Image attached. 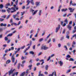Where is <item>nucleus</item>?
<instances>
[{
	"label": "nucleus",
	"instance_id": "obj_1",
	"mask_svg": "<svg viewBox=\"0 0 76 76\" xmlns=\"http://www.w3.org/2000/svg\"><path fill=\"white\" fill-rule=\"evenodd\" d=\"M47 49H48V47H46L45 45L42 46L41 48V50H47Z\"/></svg>",
	"mask_w": 76,
	"mask_h": 76
},
{
	"label": "nucleus",
	"instance_id": "obj_2",
	"mask_svg": "<svg viewBox=\"0 0 76 76\" xmlns=\"http://www.w3.org/2000/svg\"><path fill=\"white\" fill-rule=\"evenodd\" d=\"M69 10H70V13H73V12L74 11V10H75V9H73L72 8H69Z\"/></svg>",
	"mask_w": 76,
	"mask_h": 76
},
{
	"label": "nucleus",
	"instance_id": "obj_3",
	"mask_svg": "<svg viewBox=\"0 0 76 76\" xmlns=\"http://www.w3.org/2000/svg\"><path fill=\"white\" fill-rule=\"evenodd\" d=\"M14 57L15 56H14V55H13L12 56L11 60L12 63H14L15 60V58Z\"/></svg>",
	"mask_w": 76,
	"mask_h": 76
},
{
	"label": "nucleus",
	"instance_id": "obj_4",
	"mask_svg": "<svg viewBox=\"0 0 76 76\" xmlns=\"http://www.w3.org/2000/svg\"><path fill=\"white\" fill-rule=\"evenodd\" d=\"M14 70H15V69H13V70L11 69L10 71H8L9 73V76H10L11 74H13V73Z\"/></svg>",
	"mask_w": 76,
	"mask_h": 76
},
{
	"label": "nucleus",
	"instance_id": "obj_5",
	"mask_svg": "<svg viewBox=\"0 0 76 76\" xmlns=\"http://www.w3.org/2000/svg\"><path fill=\"white\" fill-rule=\"evenodd\" d=\"M58 27H56V32L57 33V32H58V30L60 29V25H59L58 26Z\"/></svg>",
	"mask_w": 76,
	"mask_h": 76
},
{
	"label": "nucleus",
	"instance_id": "obj_6",
	"mask_svg": "<svg viewBox=\"0 0 76 76\" xmlns=\"http://www.w3.org/2000/svg\"><path fill=\"white\" fill-rule=\"evenodd\" d=\"M73 1H70V5H72L73 6H76V4L75 3H72V2Z\"/></svg>",
	"mask_w": 76,
	"mask_h": 76
},
{
	"label": "nucleus",
	"instance_id": "obj_7",
	"mask_svg": "<svg viewBox=\"0 0 76 76\" xmlns=\"http://www.w3.org/2000/svg\"><path fill=\"white\" fill-rule=\"evenodd\" d=\"M11 10H13V11H12L11 12V13H13L14 12H16V10H15V8L12 7H11Z\"/></svg>",
	"mask_w": 76,
	"mask_h": 76
},
{
	"label": "nucleus",
	"instance_id": "obj_8",
	"mask_svg": "<svg viewBox=\"0 0 76 76\" xmlns=\"http://www.w3.org/2000/svg\"><path fill=\"white\" fill-rule=\"evenodd\" d=\"M67 28L69 29V30H71L72 29V26L68 24L67 26Z\"/></svg>",
	"mask_w": 76,
	"mask_h": 76
},
{
	"label": "nucleus",
	"instance_id": "obj_9",
	"mask_svg": "<svg viewBox=\"0 0 76 76\" xmlns=\"http://www.w3.org/2000/svg\"><path fill=\"white\" fill-rule=\"evenodd\" d=\"M54 56V54H52L51 55V56H49L48 58V59L47 60V61H49L51 59V57H53Z\"/></svg>",
	"mask_w": 76,
	"mask_h": 76
},
{
	"label": "nucleus",
	"instance_id": "obj_10",
	"mask_svg": "<svg viewBox=\"0 0 76 76\" xmlns=\"http://www.w3.org/2000/svg\"><path fill=\"white\" fill-rule=\"evenodd\" d=\"M73 45H72V48H74V47H75V45H76V42L74 41V42L72 43Z\"/></svg>",
	"mask_w": 76,
	"mask_h": 76
},
{
	"label": "nucleus",
	"instance_id": "obj_11",
	"mask_svg": "<svg viewBox=\"0 0 76 76\" xmlns=\"http://www.w3.org/2000/svg\"><path fill=\"white\" fill-rule=\"evenodd\" d=\"M1 26H4L6 27V26H7V24L5 23L4 24L3 23H1L0 25Z\"/></svg>",
	"mask_w": 76,
	"mask_h": 76
},
{
	"label": "nucleus",
	"instance_id": "obj_12",
	"mask_svg": "<svg viewBox=\"0 0 76 76\" xmlns=\"http://www.w3.org/2000/svg\"><path fill=\"white\" fill-rule=\"evenodd\" d=\"M39 3H40V2H37L36 3V5L37 7L39 6Z\"/></svg>",
	"mask_w": 76,
	"mask_h": 76
},
{
	"label": "nucleus",
	"instance_id": "obj_13",
	"mask_svg": "<svg viewBox=\"0 0 76 76\" xmlns=\"http://www.w3.org/2000/svg\"><path fill=\"white\" fill-rule=\"evenodd\" d=\"M44 59H42L39 60L40 62H42L41 64V65H42V64L44 63Z\"/></svg>",
	"mask_w": 76,
	"mask_h": 76
},
{
	"label": "nucleus",
	"instance_id": "obj_14",
	"mask_svg": "<svg viewBox=\"0 0 76 76\" xmlns=\"http://www.w3.org/2000/svg\"><path fill=\"white\" fill-rule=\"evenodd\" d=\"M66 60H69V58H70L71 57L69 55H68L67 56H66Z\"/></svg>",
	"mask_w": 76,
	"mask_h": 76
},
{
	"label": "nucleus",
	"instance_id": "obj_15",
	"mask_svg": "<svg viewBox=\"0 0 76 76\" xmlns=\"http://www.w3.org/2000/svg\"><path fill=\"white\" fill-rule=\"evenodd\" d=\"M76 72H73L72 73H71L70 74V76H74V75H76Z\"/></svg>",
	"mask_w": 76,
	"mask_h": 76
},
{
	"label": "nucleus",
	"instance_id": "obj_16",
	"mask_svg": "<svg viewBox=\"0 0 76 76\" xmlns=\"http://www.w3.org/2000/svg\"><path fill=\"white\" fill-rule=\"evenodd\" d=\"M59 64H60V66H63V62H62V61H59Z\"/></svg>",
	"mask_w": 76,
	"mask_h": 76
},
{
	"label": "nucleus",
	"instance_id": "obj_17",
	"mask_svg": "<svg viewBox=\"0 0 76 76\" xmlns=\"http://www.w3.org/2000/svg\"><path fill=\"white\" fill-rule=\"evenodd\" d=\"M45 69L46 70H48V65H46L45 66Z\"/></svg>",
	"mask_w": 76,
	"mask_h": 76
},
{
	"label": "nucleus",
	"instance_id": "obj_18",
	"mask_svg": "<svg viewBox=\"0 0 76 76\" xmlns=\"http://www.w3.org/2000/svg\"><path fill=\"white\" fill-rule=\"evenodd\" d=\"M67 10V8H66L65 9H61L62 12H66V11Z\"/></svg>",
	"mask_w": 76,
	"mask_h": 76
},
{
	"label": "nucleus",
	"instance_id": "obj_19",
	"mask_svg": "<svg viewBox=\"0 0 76 76\" xmlns=\"http://www.w3.org/2000/svg\"><path fill=\"white\" fill-rule=\"evenodd\" d=\"M11 62V61L10 60H8L6 62V64H9V63H10Z\"/></svg>",
	"mask_w": 76,
	"mask_h": 76
},
{
	"label": "nucleus",
	"instance_id": "obj_20",
	"mask_svg": "<svg viewBox=\"0 0 76 76\" xmlns=\"http://www.w3.org/2000/svg\"><path fill=\"white\" fill-rule=\"evenodd\" d=\"M69 61H75V60H74V59L73 58H71L69 60Z\"/></svg>",
	"mask_w": 76,
	"mask_h": 76
},
{
	"label": "nucleus",
	"instance_id": "obj_21",
	"mask_svg": "<svg viewBox=\"0 0 76 76\" xmlns=\"http://www.w3.org/2000/svg\"><path fill=\"white\" fill-rule=\"evenodd\" d=\"M38 10H36L34 12H33V13L32 14V15H35L37 13V12H38Z\"/></svg>",
	"mask_w": 76,
	"mask_h": 76
},
{
	"label": "nucleus",
	"instance_id": "obj_22",
	"mask_svg": "<svg viewBox=\"0 0 76 76\" xmlns=\"http://www.w3.org/2000/svg\"><path fill=\"white\" fill-rule=\"evenodd\" d=\"M11 10L12 8H8V9H7V10L8 12V13H9L10 12V10Z\"/></svg>",
	"mask_w": 76,
	"mask_h": 76
},
{
	"label": "nucleus",
	"instance_id": "obj_23",
	"mask_svg": "<svg viewBox=\"0 0 76 76\" xmlns=\"http://www.w3.org/2000/svg\"><path fill=\"white\" fill-rule=\"evenodd\" d=\"M25 74V72H24L21 73V74L20 75V76H24Z\"/></svg>",
	"mask_w": 76,
	"mask_h": 76
},
{
	"label": "nucleus",
	"instance_id": "obj_24",
	"mask_svg": "<svg viewBox=\"0 0 76 76\" xmlns=\"http://www.w3.org/2000/svg\"><path fill=\"white\" fill-rule=\"evenodd\" d=\"M32 65L31 64L29 66V70H31L32 69Z\"/></svg>",
	"mask_w": 76,
	"mask_h": 76
},
{
	"label": "nucleus",
	"instance_id": "obj_25",
	"mask_svg": "<svg viewBox=\"0 0 76 76\" xmlns=\"http://www.w3.org/2000/svg\"><path fill=\"white\" fill-rule=\"evenodd\" d=\"M71 72V69H68L67 71L66 72V73H69V72Z\"/></svg>",
	"mask_w": 76,
	"mask_h": 76
},
{
	"label": "nucleus",
	"instance_id": "obj_26",
	"mask_svg": "<svg viewBox=\"0 0 76 76\" xmlns=\"http://www.w3.org/2000/svg\"><path fill=\"white\" fill-rule=\"evenodd\" d=\"M20 64L19 63L18 64V65L17 66V68L18 69H19V68H20Z\"/></svg>",
	"mask_w": 76,
	"mask_h": 76
},
{
	"label": "nucleus",
	"instance_id": "obj_27",
	"mask_svg": "<svg viewBox=\"0 0 76 76\" xmlns=\"http://www.w3.org/2000/svg\"><path fill=\"white\" fill-rule=\"evenodd\" d=\"M12 35H13V33L9 34L7 35V37H11V36H12Z\"/></svg>",
	"mask_w": 76,
	"mask_h": 76
},
{
	"label": "nucleus",
	"instance_id": "obj_28",
	"mask_svg": "<svg viewBox=\"0 0 76 76\" xmlns=\"http://www.w3.org/2000/svg\"><path fill=\"white\" fill-rule=\"evenodd\" d=\"M64 22L66 23V24H68V20H67V19H65V20H64Z\"/></svg>",
	"mask_w": 76,
	"mask_h": 76
},
{
	"label": "nucleus",
	"instance_id": "obj_29",
	"mask_svg": "<svg viewBox=\"0 0 76 76\" xmlns=\"http://www.w3.org/2000/svg\"><path fill=\"white\" fill-rule=\"evenodd\" d=\"M28 71H29V70L27 69L26 71V73H25V74L26 75V76H27V74H28Z\"/></svg>",
	"mask_w": 76,
	"mask_h": 76
},
{
	"label": "nucleus",
	"instance_id": "obj_30",
	"mask_svg": "<svg viewBox=\"0 0 76 76\" xmlns=\"http://www.w3.org/2000/svg\"><path fill=\"white\" fill-rule=\"evenodd\" d=\"M29 53L31 54H32V55L34 54V52H33V51H30L29 52Z\"/></svg>",
	"mask_w": 76,
	"mask_h": 76
},
{
	"label": "nucleus",
	"instance_id": "obj_31",
	"mask_svg": "<svg viewBox=\"0 0 76 76\" xmlns=\"http://www.w3.org/2000/svg\"><path fill=\"white\" fill-rule=\"evenodd\" d=\"M34 11H35V10H32V9H30V12H32V13H33V12H34Z\"/></svg>",
	"mask_w": 76,
	"mask_h": 76
},
{
	"label": "nucleus",
	"instance_id": "obj_32",
	"mask_svg": "<svg viewBox=\"0 0 76 76\" xmlns=\"http://www.w3.org/2000/svg\"><path fill=\"white\" fill-rule=\"evenodd\" d=\"M3 31V28H0V33H1Z\"/></svg>",
	"mask_w": 76,
	"mask_h": 76
},
{
	"label": "nucleus",
	"instance_id": "obj_33",
	"mask_svg": "<svg viewBox=\"0 0 76 76\" xmlns=\"http://www.w3.org/2000/svg\"><path fill=\"white\" fill-rule=\"evenodd\" d=\"M54 76V72H52L51 74H49L48 76Z\"/></svg>",
	"mask_w": 76,
	"mask_h": 76
},
{
	"label": "nucleus",
	"instance_id": "obj_34",
	"mask_svg": "<svg viewBox=\"0 0 76 76\" xmlns=\"http://www.w3.org/2000/svg\"><path fill=\"white\" fill-rule=\"evenodd\" d=\"M28 49H29V48H27L26 50H25L23 52V53H25L26 52V51H27V50H28Z\"/></svg>",
	"mask_w": 76,
	"mask_h": 76
},
{
	"label": "nucleus",
	"instance_id": "obj_35",
	"mask_svg": "<svg viewBox=\"0 0 76 76\" xmlns=\"http://www.w3.org/2000/svg\"><path fill=\"white\" fill-rule=\"evenodd\" d=\"M3 5L2 4H1L0 5V9H3Z\"/></svg>",
	"mask_w": 76,
	"mask_h": 76
},
{
	"label": "nucleus",
	"instance_id": "obj_36",
	"mask_svg": "<svg viewBox=\"0 0 76 76\" xmlns=\"http://www.w3.org/2000/svg\"><path fill=\"white\" fill-rule=\"evenodd\" d=\"M31 3L32 5H34V1L31 0Z\"/></svg>",
	"mask_w": 76,
	"mask_h": 76
},
{
	"label": "nucleus",
	"instance_id": "obj_37",
	"mask_svg": "<svg viewBox=\"0 0 76 76\" xmlns=\"http://www.w3.org/2000/svg\"><path fill=\"white\" fill-rule=\"evenodd\" d=\"M17 16V14H15V15H13V17L14 18V19H16V17Z\"/></svg>",
	"mask_w": 76,
	"mask_h": 76
},
{
	"label": "nucleus",
	"instance_id": "obj_38",
	"mask_svg": "<svg viewBox=\"0 0 76 76\" xmlns=\"http://www.w3.org/2000/svg\"><path fill=\"white\" fill-rule=\"evenodd\" d=\"M65 32H66V29H64L62 31V34H65Z\"/></svg>",
	"mask_w": 76,
	"mask_h": 76
},
{
	"label": "nucleus",
	"instance_id": "obj_39",
	"mask_svg": "<svg viewBox=\"0 0 76 76\" xmlns=\"http://www.w3.org/2000/svg\"><path fill=\"white\" fill-rule=\"evenodd\" d=\"M44 40V39L43 38H42L41 39H39V42H41V41H43Z\"/></svg>",
	"mask_w": 76,
	"mask_h": 76
},
{
	"label": "nucleus",
	"instance_id": "obj_40",
	"mask_svg": "<svg viewBox=\"0 0 76 76\" xmlns=\"http://www.w3.org/2000/svg\"><path fill=\"white\" fill-rule=\"evenodd\" d=\"M5 41H7V40H9V39H8V38H7V37H5Z\"/></svg>",
	"mask_w": 76,
	"mask_h": 76
},
{
	"label": "nucleus",
	"instance_id": "obj_41",
	"mask_svg": "<svg viewBox=\"0 0 76 76\" xmlns=\"http://www.w3.org/2000/svg\"><path fill=\"white\" fill-rule=\"evenodd\" d=\"M66 38H67L68 39H69V38H70V37L69 36V35L68 34H67V35L66 36Z\"/></svg>",
	"mask_w": 76,
	"mask_h": 76
},
{
	"label": "nucleus",
	"instance_id": "obj_42",
	"mask_svg": "<svg viewBox=\"0 0 76 76\" xmlns=\"http://www.w3.org/2000/svg\"><path fill=\"white\" fill-rule=\"evenodd\" d=\"M41 10H40L39 12V16H41Z\"/></svg>",
	"mask_w": 76,
	"mask_h": 76
},
{
	"label": "nucleus",
	"instance_id": "obj_43",
	"mask_svg": "<svg viewBox=\"0 0 76 76\" xmlns=\"http://www.w3.org/2000/svg\"><path fill=\"white\" fill-rule=\"evenodd\" d=\"M39 76H44V75L42 73L40 75H38Z\"/></svg>",
	"mask_w": 76,
	"mask_h": 76
},
{
	"label": "nucleus",
	"instance_id": "obj_44",
	"mask_svg": "<svg viewBox=\"0 0 76 76\" xmlns=\"http://www.w3.org/2000/svg\"><path fill=\"white\" fill-rule=\"evenodd\" d=\"M1 12L4 13V12H6V10H1Z\"/></svg>",
	"mask_w": 76,
	"mask_h": 76
},
{
	"label": "nucleus",
	"instance_id": "obj_45",
	"mask_svg": "<svg viewBox=\"0 0 76 76\" xmlns=\"http://www.w3.org/2000/svg\"><path fill=\"white\" fill-rule=\"evenodd\" d=\"M18 63V60H16V61L15 62L14 66H15L16 64Z\"/></svg>",
	"mask_w": 76,
	"mask_h": 76
},
{
	"label": "nucleus",
	"instance_id": "obj_46",
	"mask_svg": "<svg viewBox=\"0 0 76 76\" xmlns=\"http://www.w3.org/2000/svg\"><path fill=\"white\" fill-rule=\"evenodd\" d=\"M6 6H10V3H8L5 5Z\"/></svg>",
	"mask_w": 76,
	"mask_h": 76
},
{
	"label": "nucleus",
	"instance_id": "obj_47",
	"mask_svg": "<svg viewBox=\"0 0 76 76\" xmlns=\"http://www.w3.org/2000/svg\"><path fill=\"white\" fill-rule=\"evenodd\" d=\"M64 22V21H61V25H63V23Z\"/></svg>",
	"mask_w": 76,
	"mask_h": 76
},
{
	"label": "nucleus",
	"instance_id": "obj_48",
	"mask_svg": "<svg viewBox=\"0 0 76 76\" xmlns=\"http://www.w3.org/2000/svg\"><path fill=\"white\" fill-rule=\"evenodd\" d=\"M4 19H2L1 18H0V21L1 22H2V21H3L4 20Z\"/></svg>",
	"mask_w": 76,
	"mask_h": 76
},
{
	"label": "nucleus",
	"instance_id": "obj_49",
	"mask_svg": "<svg viewBox=\"0 0 76 76\" xmlns=\"http://www.w3.org/2000/svg\"><path fill=\"white\" fill-rule=\"evenodd\" d=\"M29 62V63H30V64H32V59H31Z\"/></svg>",
	"mask_w": 76,
	"mask_h": 76
},
{
	"label": "nucleus",
	"instance_id": "obj_50",
	"mask_svg": "<svg viewBox=\"0 0 76 76\" xmlns=\"http://www.w3.org/2000/svg\"><path fill=\"white\" fill-rule=\"evenodd\" d=\"M26 62V61H23L22 62V63L23 64H24V63H25Z\"/></svg>",
	"mask_w": 76,
	"mask_h": 76
},
{
	"label": "nucleus",
	"instance_id": "obj_51",
	"mask_svg": "<svg viewBox=\"0 0 76 76\" xmlns=\"http://www.w3.org/2000/svg\"><path fill=\"white\" fill-rule=\"evenodd\" d=\"M67 46H69L70 45V43H68L67 44Z\"/></svg>",
	"mask_w": 76,
	"mask_h": 76
},
{
	"label": "nucleus",
	"instance_id": "obj_52",
	"mask_svg": "<svg viewBox=\"0 0 76 76\" xmlns=\"http://www.w3.org/2000/svg\"><path fill=\"white\" fill-rule=\"evenodd\" d=\"M25 46H23L21 47L20 48L21 49H23L25 48Z\"/></svg>",
	"mask_w": 76,
	"mask_h": 76
},
{
	"label": "nucleus",
	"instance_id": "obj_53",
	"mask_svg": "<svg viewBox=\"0 0 76 76\" xmlns=\"http://www.w3.org/2000/svg\"><path fill=\"white\" fill-rule=\"evenodd\" d=\"M51 39H50L48 41V43H50V42H51Z\"/></svg>",
	"mask_w": 76,
	"mask_h": 76
},
{
	"label": "nucleus",
	"instance_id": "obj_54",
	"mask_svg": "<svg viewBox=\"0 0 76 76\" xmlns=\"http://www.w3.org/2000/svg\"><path fill=\"white\" fill-rule=\"evenodd\" d=\"M21 16H23V14L25 13V12H21Z\"/></svg>",
	"mask_w": 76,
	"mask_h": 76
},
{
	"label": "nucleus",
	"instance_id": "obj_55",
	"mask_svg": "<svg viewBox=\"0 0 76 76\" xmlns=\"http://www.w3.org/2000/svg\"><path fill=\"white\" fill-rule=\"evenodd\" d=\"M64 39V37H62L61 38L60 40L61 41L62 40H63V39Z\"/></svg>",
	"mask_w": 76,
	"mask_h": 76
},
{
	"label": "nucleus",
	"instance_id": "obj_56",
	"mask_svg": "<svg viewBox=\"0 0 76 76\" xmlns=\"http://www.w3.org/2000/svg\"><path fill=\"white\" fill-rule=\"evenodd\" d=\"M72 21H71L69 23V25H72Z\"/></svg>",
	"mask_w": 76,
	"mask_h": 76
},
{
	"label": "nucleus",
	"instance_id": "obj_57",
	"mask_svg": "<svg viewBox=\"0 0 76 76\" xmlns=\"http://www.w3.org/2000/svg\"><path fill=\"white\" fill-rule=\"evenodd\" d=\"M42 54V52L39 53L38 54V56H40V55H41Z\"/></svg>",
	"mask_w": 76,
	"mask_h": 76
},
{
	"label": "nucleus",
	"instance_id": "obj_58",
	"mask_svg": "<svg viewBox=\"0 0 76 76\" xmlns=\"http://www.w3.org/2000/svg\"><path fill=\"white\" fill-rule=\"evenodd\" d=\"M10 17V15H8L7 17L6 18V19H9V18Z\"/></svg>",
	"mask_w": 76,
	"mask_h": 76
},
{
	"label": "nucleus",
	"instance_id": "obj_59",
	"mask_svg": "<svg viewBox=\"0 0 76 76\" xmlns=\"http://www.w3.org/2000/svg\"><path fill=\"white\" fill-rule=\"evenodd\" d=\"M37 66H39V65H40V63H37L36 64Z\"/></svg>",
	"mask_w": 76,
	"mask_h": 76
},
{
	"label": "nucleus",
	"instance_id": "obj_60",
	"mask_svg": "<svg viewBox=\"0 0 76 76\" xmlns=\"http://www.w3.org/2000/svg\"><path fill=\"white\" fill-rule=\"evenodd\" d=\"M76 32V30H74L72 31V33L73 34L75 33V32Z\"/></svg>",
	"mask_w": 76,
	"mask_h": 76
},
{
	"label": "nucleus",
	"instance_id": "obj_61",
	"mask_svg": "<svg viewBox=\"0 0 76 76\" xmlns=\"http://www.w3.org/2000/svg\"><path fill=\"white\" fill-rule=\"evenodd\" d=\"M58 47H59V48L60 47H61V44L60 43L58 44Z\"/></svg>",
	"mask_w": 76,
	"mask_h": 76
},
{
	"label": "nucleus",
	"instance_id": "obj_62",
	"mask_svg": "<svg viewBox=\"0 0 76 76\" xmlns=\"http://www.w3.org/2000/svg\"><path fill=\"white\" fill-rule=\"evenodd\" d=\"M32 41H30V44H29V45H30V46L31 45V44H32Z\"/></svg>",
	"mask_w": 76,
	"mask_h": 76
},
{
	"label": "nucleus",
	"instance_id": "obj_63",
	"mask_svg": "<svg viewBox=\"0 0 76 76\" xmlns=\"http://www.w3.org/2000/svg\"><path fill=\"white\" fill-rule=\"evenodd\" d=\"M64 48H66V50H67V46H64Z\"/></svg>",
	"mask_w": 76,
	"mask_h": 76
},
{
	"label": "nucleus",
	"instance_id": "obj_64",
	"mask_svg": "<svg viewBox=\"0 0 76 76\" xmlns=\"http://www.w3.org/2000/svg\"><path fill=\"white\" fill-rule=\"evenodd\" d=\"M23 18V16H22L20 17V20H21Z\"/></svg>",
	"mask_w": 76,
	"mask_h": 76
}]
</instances>
